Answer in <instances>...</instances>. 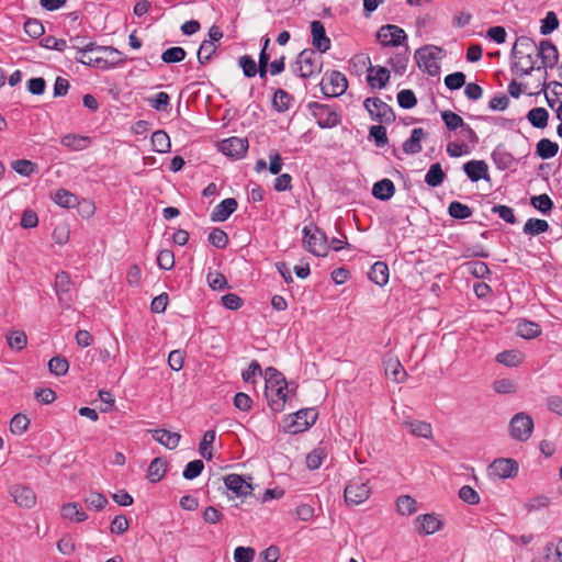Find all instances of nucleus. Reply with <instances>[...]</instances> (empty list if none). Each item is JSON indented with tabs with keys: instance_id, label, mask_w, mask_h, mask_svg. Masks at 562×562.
Instances as JSON below:
<instances>
[{
	"instance_id": "obj_1",
	"label": "nucleus",
	"mask_w": 562,
	"mask_h": 562,
	"mask_svg": "<svg viewBox=\"0 0 562 562\" xmlns=\"http://www.w3.org/2000/svg\"><path fill=\"white\" fill-rule=\"evenodd\" d=\"M292 68L295 74L304 79L319 75L323 69L322 54L311 48L303 49L297 55Z\"/></svg>"
},
{
	"instance_id": "obj_2",
	"label": "nucleus",
	"mask_w": 562,
	"mask_h": 562,
	"mask_svg": "<svg viewBox=\"0 0 562 562\" xmlns=\"http://www.w3.org/2000/svg\"><path fill=\"white\" fill-rule=\"evenodd\" d=\"M442 56V48L435 45H426L415 52V58L420 69L430 76H436L440 71L439 59Z\"/></svg>"
},
{
	"instance_id": "obj_3",
	"label": "nucleus",
	"mask_w": 562,
	"mask_h": 562,
	"mask_svg": "<svg viewBox=\"0 0 562 562\" xmlns=\"http://www.w3.org/2000/svg\"><path fill=\"white\" fill-rule=\"evenodd\" d=\"M509 435L513 439L525 442L533 431V420L527 413L520 412L514 415L509 422Z\"/></svg>"
},
{
	"instance_id": "obj_4",
	"label": "nucleus",
	"mask_w": 562,
	"mask_h": 562,
	"mask_svg": "<svg viewBox=\"0 0 562 562\" xmlns=\"http://www.w3.org/2000/svg\"><path fill=\"white\" fill-rule=\"evenodd\" d=\"M348 80L346 76L337 70L328 71L321 81V89L325 97L336 98L346 92Z\"/></svg>"
},
{
	"instance_id": "obj_5",
	"label": "nucleus",
	"mask_w": 562,
	"mask_h": 562,
	"mask_svg": "<svg viewBox=\"0 0 562 562\" xmlns=\"http://www.w3.org/2000/svg\"><path fill=\"white\" fill-rule=\"evenodd\" d=\"M538 46L535 41L528 36H520L516 40L513 48L512 55H521L528 56L527 67L521 68V75H530L535 69L536 57L538 52Z\"/></svg>"
},
{
	"instance_id": "obj_6",
	"label": "nucleus",
	"mask_w": 562,
	"mask_h": 562,
	"mask_svg": "<svg viewBox=\"0 0 562 562\" xmlns=\"http://www.w3.org/2000/svg\"><path fill=\"white\" fill-rule=\"evenodd\" d=\"M303 245L307 251L316 256H326L328 251L327 237L325 233L319 231L317 227L313 229L305 226L303 228Z\"/></svg>"
},
{
	"instance_id": "obj_7",
	"label": "nucleus",
	"mask_w": 562,
	"mask_h": 562,
	"mask_svg": "<svg viewBox=\"0 0 562 562\" xmlns=\"http://www.w3.org/2000/svg\"><path fill=\"white\" fill-rule=\"evenodd\" d=\"M363 105L370 116L380 123L390 124L395 120L392 108L379 98H368L364 100Z\"/></svg>"
},
{
	"instance_id": "obj_8",
	"label": "nucleus",
	"mask_w": 562,
	"mask_h": 562,
	"mask_svg": "<svg viewBox=\"0 0 562 562\" xmlns=\"http://www.w3.org/2000/svg\"><path fill=\"white\" fill-rule=\"evenodd\" d=\"M369 481L352 480L345 487V501L349 505H360L364 503L371 493Z\"/></svg>"
},
{
	"instance_id": "obj_9",
	"label": "nucleus",
	"mask_w": 562,
	"mask_h": 562,
	"mask_svg": "<svg viewBox=\"0 0 562 562\" xmlns=\"http://www.w3.org/2000/svg\"><path fill=\"white\" fill-rule=\"evenodd\" d=\"M376 37L383 46H400L407 40L405 31L394 24L381 26Z\"/></svg>"
},
{
	"instance_id": "obj_10",
	"label": "nucleus",
	"mask_w": 562,
	"mask_h": 562,
	"mask_svg": "<svg viewBox=\"0 0 562 562\" xmlns=\"http://www.w3.org/2000/svg\"><path fill=\"white\" fill-rule=\"evenodd\" d=\"M311 109H314L313 115L316 117L317 124L322 128L335 127L340 123L339 114L330 106L319 103H311Z\"/></svg>"
},
{
	"instance_id": "obj_11",
	"label": "nucleus",
	"mask_w": 562,
	"mask_h": 562,
	"mask_svg": "<svg viewBox=\"0 0 562 562\" xmlns=\"http://www.w3.org/2000/svg\"><path fill=\"white\" fill-rule=\"evenodd\" d=\"M97 48L98 45L93 42L86 44L85 46L79 48V56L76 57V60L91 67H98L101 69L109 68L110 64L108 63V59L103 58L102 56L93 55V53H98Z\"/></svg>"
},
{
	"instance_id": "obj_12",
	"label": "nucleus",
	"mask_w": 562,
	"mask_h": 562,
	"mask_svg": "<svg viewBox=\"0 0 562 562\" xmlns=\"http://www.w3.org/2000/svg\"><path fill=\"white\" fill-rule=\"evenodd\" d=\"M71 280L67 272L60 271L55 277V292L59 304L69 307L72 302Z\"/></svg>"
},
{
	"instance_id": "obj_13",
	"label": "nucleus",
	"mask_w": 562,
	"mask_h": 562,
	"mask_svg": "<svg viewBox=\"0 0 562 562\" xmlns=\"http://www.w3.org/2000/svg\"><path fill=\"white\" fill-rule=\"evenodd\" d=\"M292 424L288 426V430L291 434H297L306 430L317 419V412L315 408H304L296 412Z\"/></svg>"
},
{
	"instance_id": "obj_14",
	"label": "nucleus",
	"mask_w": 562,
	"mask_h": 562,
	"mask_svg": "<svg viewBox=\"0 0 562 562\" xmlns=\"http://www.w3.org/2000/svg\"><path fill=\"white\" fill-rule=\"evenodd\" d=\"M218 149L227 157L239 159L248 149V140L247 138L229 137L218 144Z\"/></svg>"
},
{
	"instance_id": "obj_15",
	"label": "nucleus",
	"mask_w": 562,
	"mask_h": 562,
	"mask_svg": "<svg viewBox=\"0 0 562 562\" xmlns=\"http://www.w3.org/2000/svg\"><path fill=\"white\" fill-rule=\"evenodd\" d=\"M312 45L321 54L326 53L330 48V40L326 35L325 26L321 21H312L311 23Z\"/></svg>"
},
{
	"instance_id": "obj_16",
	"label": "nucleus",
	"mask_w": 562,
	"mask_h": 562,
	"mask_svg": "<svg viewBox=\"0 0 562 562\" xmlns=\"http://www.w3.org/2000/svg\"><path fill=\"white\" fill-rule=\"evenodd\" d=\"M227 490L232 491L237 497L251 495L252 485L246 482L239 474H228L223 477Z\"/></svg>"
},
{
	"instance_id": "obj_17",
	"label": "nucleus",
	"mask_w": 562,
	"mask_h": 562,
	"mask_svg": "<svg viewBox=\"0 0 562 562\" xmlns=\"http://www.w3.org/2000/svg\"><path fill=\"white\" fill-rule=\"evenodd\" d=\"M518 464L513 459H497L490 465V473L499 479H507L516 475Z\"/></svg>"
},
{
	"instance_id": "obj_18",
	"label": "nucleus",
	"mask_w": 562,
	"mask_h": 562,
	"mask_svg": "<svg viewBox=\"0 0 562 562\" xmlns=\"http://www.w3.org/2000/svg\"><path fill=\"white\" fill-rule=\"evenodd\" d=\"M537 57L541 59L543 67L552 68L559 61V52L551 41L544 40L538 46Z\"/></svg>"
},
{
	"instance_id": "obj_19",
	"label": "nucleus",
	"mask_w": 562,
	"mask_h": 562,
	"mask_svg": "<svg viewBox=\"0 0 562 562\" xmlns=\"http://www.w3.org/2000/svg\"><path fill=\"white\" fill-rule=\"evenodd\" d=\"M10 494L14 502L25 508H32L36 503V496L32 488L23 485H13Z\"/></svg>"
},
{
	"instance_id": "obj_20",
	"label": "nucleus",
	"mask_w": 562,
	"mask_h": 562,
	"mask_svg": "<svg viewBox=\"0 0 562 562\" xmlns=\"http://www.w3.org/2000/svg\"><path fill=\"white\" fill-rule=\"evenodd\" d=\"M463 171L472 182L488 180V166L484 160H470L463 165Z\"/></svg>"
},
{
	"instance_id": "obj_21",
	"label": "nucleus",
	"mask_w": 562,
	"mask_h": 562,
	"mask_svg": "<svg viewBox=\"0 0 562 562\" xmlns=\"http://www.w3.org/2000/svg\"><path fill=\"white\" fill-rule=\"evenodd\" d=\"M266 397L268 400L269 406L273 412H281L284 408V405L289 397V389H283L278 386L277 389L266 390Z\"/></svg>"
},
{
	"instance_id": "obj_22",
	"label": "nucleus",
	"mask_w": 562,
	"mask_h": 562,
	"mask_svg": "<svg viewBox=\"0 0 562 562\" xmlns=\"http://www.w3.org/2000/svg\"><path fill=\"white\" fill-rule=\"evenodd\" d=\"M237 201L233 198H227L217 204L211 214L213 222L226 221L237 209Z\"/></svg>"
},
{
	"instance_id": "obj_23",
	"label": "nucleus",
	"mask_w": 562,
	"mask_h": 562,
	"mask_svg": "<svg viewBox=\"0 0 562 562\" xmlns=\"http://www.w3.org/2000/svg\"><path fill=\"white\" fill-rule=\"evenodd\" d=\"M151 435L156 441L170 450L176 449L181 439V435L179 432H172L167 429L151 430Z\"/></svg>"
},
{
	"instance_id": "obj_24",
	"label": "nucleus",
	"mask_w": 562,
	"mask_h": 562,
	"mask_svg": "<svg viewBox=\"0 0 562 562\" xmlns=\"http://www.w3.org/2000/svg\"><path fill=\"white\" fill-rule=\"evenodd\" d=\"M368 82L372 88L382 89L390 79V71L385 67H373L368 69Z\"/></svg>"
},
{
	"instance_id": "obj_25",
	"label": "nucleus",
	"mask_w": 562,
	"mask_h": 562,
	"mask_svg": "<svg viewBox=\"0 0 562 562\" xmlns=\"http://www.w3.org/2000/svg\"><path fill=\"white\" fill-rule=\"evenodd\" d=\"M389 267L383 261H376L369 271V279L376 285L383 286L389 282Z\"/></svg>"
},
{
	"instance_id": "obj_26",
	"label": "nucleus",
	"mask_w": 562,
	"mask_h": 562,
	"mask_svg": "<svg viewBox=\"0 0 562 562\" xmlns=\"http://www.w3.org/2000/svg\"><path fill=\"white\" fill-rule=\"evenodd\" d=\"M416 522L419 525V532L424 535H432L441 528V521L432 514L418 516Z\"/></svg>"
},
{
	"instance_id": "obj_27",
	"label": "nucleus",
	"mask_w": 562,
	"mask_h": 562,
	"mask_svg": "<svg viewBox=\"0 0 562 562\" xmlns=\"http://www.w3.org/2000/svg\"><path fill=\"white\" fill-rule=\"evenodd\" d=\"M395 193L394 183L390 179H382L373 184L372 195L381 201L390 200Z\"/></svg>"
},
{
	"instance_id": "obj_28",
	"label": "nucleus",
	"mask_w": 562,
	"mask_h": 562,
	"mask_svg": "<svg viewBox=\"0 0 562 562\" xmlns=\"http://www.w3.org/2000/svg\"><path fill=\"white\" fill-rule=\"evenodd\" d=\"M60 144L71 150H83L90 144V137L77 135V134H67L61 137Z\"/></svg>"
},
{
	"instance_id": "obj_29",
	"label": "nucleus",
	"mask_w": 562,
	"mask_h": 562,
	"mask_svg": "<svg viewBox=\"0 0 562 562\" xmlns=\"http://www.w3.org/2000/svg\"><path fill=\"white\" fill-rule=\"evenodd\" d=\"M425 136L424 130L418 127L412 131L411 137L404 142L403 150L405 154L414 155L422 151V139Z\"/></svg>"
},
{
	"instance_id": "obj_30",
	"label": "nucleus",
	"mask_w": 562,
	"mask_h": 562,
	"mask_svg": "<svg viewBox=\"0 0 562 562\" xmlns=\"http://www.w3.org/2000/svg\"><path fill=\"white\" fill-rule=\"evenodd\" d=\"M403 425L411 431L412 435L423 438H431L432 429L429 423L423 420H405Z\"/></svg>"
},
{
	"instance_id": "obj_31",
	"label": "nucleus",
	"mask_w": 562,
	"mask_h": 562,
	"mask_svg": "<svg viewBox=\"0 0 562 562\" xmlns=\"http://www.w3.org/2000/svg\"><path fill=\"white\" fill-rule=\"evenodd\" d=\"M266 390L277 389L281 386L286 389L288 383L285 378L276 368L269 367L265 370Z\"/></svg>"
},
{
	"instance_id": "obj_32",
	"label": "nucleus",
	"mask_w": 562,
	"mask_h": 562,
	"mask_svg": "<svg viewBox=\"0 0 562 562\" xmlns=\"http://www.w3.org/2000/svg\"><path fill=\"white\" fill-rule=\"evenodd\" d=\"M167 462L161 458H155L147 470V479L151 483L159 482L166 474Z\"/></svg>"
},
{
	"instance_id": "obj_33",
	"label": "nucleus",
	"mask_w": 562,
	"mask_h": 562,
	"mask_svg": "<svg viewBox=\"0 0 562 562\" xmlns=\"http://www.w3.org/2000/svg\"><path fill=\"white\" fill-rule=\"evenodd\" d=\"M61 517L77 522L85 521L88 516L78 503H68L61 507Z\"/></svg>"
},
{
	"instance_id": "obj_34",
	"label": "nucleus",
	"mask_w": 562,
	"mask_h": 562,
	"mask_svg": "<svg viewBox=\"0 0 562 562\" xmlns=\"http://www.w3.org/2000/svg\"><path fill=\"white\" fill-rule=\"evenodd\" d=\"M559 151V145L549 138H541L536 147V154L542 159H550Z\"/></svg>"
},
{
	"instance_id": "obj_35",
	"label": "nucleus",
	"mask_w": 562,
	"mask_h": 562,
	"mask_svg": "<svg viewBox=\"0 0 562 562\" xmlns=\"http://www.w3.org/2000/svg\"><path fill=\"white\" fill-rule=\"evenodd\" d=\"M385 373L390 375L396 383L403 382L406 378V371L398 359L390 358L385 361Z\"/></svg>"
},
{
	"instance_id": "obj_36",
	"label": "nucleus",
	"mask_w": 562,
	"mask_h": 562,
	"mask_svg": "<svg viewBox=\"0 0 562 562\" xmlns=\"http://www.w3.org/2000/svg\"><path fill=\"white\" fill-rule=\"evenodd\" d=\"M516 333L522 338L532 339L541 334V328L538 324L524 319L517 324Z\"/></svg>"
},
{
	"instance_id": "obj_37",
	"label": "nucleus",
	"mask_w": 562,
	"mask_h": 562,
	"mask_svg": "<svg viewBox=\"0 0 562 562\" xmlns=\"http://www.w3.org/2000/svg\"><path fill=\"white\" fill-rule=\"evenodd\" d=\"M529 123L536 128H544L548 125L549 113L544 108H533L528 114Z\"/></svg>"
},
{
	"instance_id": "obj_38",
	"label": "nucleus",
	"mask_w": 562,
	"mask_h": 562,
	"mask_svg": "<svg viewBox=\"0 0 562 562\" xmlns=\"http://www.w3.org/2000/svg\"><path fill=\"white\" fill-rule=\"evenodd\" d=\"M524 355L519 350H506L496 356L497 362L506 367H517L522 362Z\"/></svg>"
},
{
	"instance_id": "obj_39",
	"label": "nucleus",
	"mask_w": 562,
	"mask_h": 562,
	"mask_svg": "<svg viewBox=\"0 0 562 562\" xmlns=\"http://www.w3.org/2000/svg\"><path fill=\"white\" fill-rule=\"evenodd\" d=\"M445 180V172L439 162L432 164L426 176L425 182L432 188L439 187Z\"/></svg>"
},
{
	"instance_id": "obj_40",
	"label": "nucleus",
	"mask_w": 562,
	"mask_h": 562,
	"mask_svg": "<svg viewBox=\"0 0 562 562\" xmlns=\"http://www.w3.org/2000/svg\"><path fill=\"white\" fill-rule=\"evenodd\" d=\"M492 389L497 394H515L518 391V383L508 378L495 380L492 384Z\"/></svg>"
},
{
	"instance_id": "obj_41",
	"label": "nucleus",
	"mask_w": 562,
	"mask_h": 562,
	"mask_svg": "<svg viewBox=\"0 0 562 562\" xmlns=\"http://www.w3.org/2000/svg\"><path fill=\"white\" fill-rule=\"evenodd\" d=\"M153 148L157 153H167L170 150L171 144L168 134L165 131H156L151 135Z\"/></svg>"
},
{
	"instance_id": "obj_42",
	"label": "nucleus",
	"mask_w": 562,
	"mask_h": 562,
	"mask_svg": "<svg viewBox=\"0 0 562 562\" xmlns=\"http://www.w3.org/2000/svg\"><path fill=\"white\" fill-rule=\"evenodd\" d=\"M292 101H293L292 95H290L283 89H278L274 92V95L272 99V105L278 112H285L290 109Z\"/></svg>"
},
{
	"instance_id": "obj_43",
	"label": "nucleus",
	"mask_w": 562,
	"mask_h": 562,
	"mask_svg": "<svg viewBox=\"0 0 562 562\" xmlns=\"http://www.w3.org/2000/svg\"><path fill=\"white\" fill-rule=\"evenodd\" d=\"M53 201L63 207H72L77 204V196L70 191L58 189L53 194Z\"/></svg>"
},
{
	"instance_id": "obj_44",
	"label": "nucleus",
	"mask_w": 562,
	"mask_h": 562,
	"mask_svg": "<svg viewBox=\"0 0 562 562\" xmlns=\"http://www.w3.org/2000/svg\"><path fill=\"white\" fill-rule=\"evenodd\" d=\"M548 229V222L540 218H529L524 226V233L532 236L544 233Z\"/></svg>"
},
{
	"instance_id": "obj_45",
	"label": "nucleus",
	"mask_w": 562,
	"mask_h": 562,
	"mask_svg": "<svg viewBox=\"0 0 562 562\" xmlns=\"http://www.w3.org/2000/svg\"><path fill=\"white\" fill-rule=\"evenodd\" d=\"M215 437H216L215 430H207L203 435V438L200 442L199 452L206 460H211L213 457L211 447L215 440Z\"/></svg>"
},
{
	"instance_id": "obj_46",
	"label": "nucleus",
	"mask_w": 562,
	"mask_h": 562,
	"mask_svg": "<svg viewBox=\"0 0 562 562\" xmlns=\"http://www.w3.org/2000/svg\"><path fill=\"white\" fill-rule=\"evenodd\" d=\"M448 213L453 218L464 220L472 215V210L461 202L453 201L448 206Z\"/></svg>"
},
{
	"instance_id": "obj_47",
	"label": "nucleus",
	"mask_w": 562,
	"mask_h": 562,
	"mask_svg": "<svg viewBox=\"0 0 562 562\" xmlns=\"http://www.w3.org/2000/svg\"><path fill=\"white\" fill-rule=\"evenodd\" d=\"M396 508L401 515H412L417 510L416 501L409 495H402L396 501Z\"/></svg>"
},
{
	"instance_id": "obj_48",
	"label": "nucleus",
	"mask_w": 562,
	"mask_h": 562,
	"mask_svg": "<svg viewBox=\"0 0 562 562\" xmlns=\"http://www.w3.org/2000/svg\"><path fill=\"white\" fill-rule=\"evenodd\" d=\"M327 453L323 447H317L306 456V465L310 470L318 469Z\"/></svg>"
},
{
	"instance_id": "obj_49",
	"label": "nucleus",
	"mask_w": 562,
	"mask_h": 562,
	"mask_svg": "<svg viewBox=\"0 0 562 562\" xmlns=\"http://www.w3.org/2000/svg\"><path fill=\"white\" fill-rule=\"evenodd\" d=\"M8 345L11 349L22 350L27 344V337L22 330H12L7 335Z\"/></svg>"
},
{
	"instance_id": "obj_50",
	"label": "nucleus",
	"mask_w": 562,
	"mask_h": 562,
	"mask_svg": "<svg viewBox=\"0 0 562 562\" xmlns=\"http://www.w3.org/2000/svg\"><path fill=\"white\" fill-rule=\"evenodd\" d=\"M441 119L449 131H456L465 125L463 119L452 111H443Z\"/></svg>"
},
{
	"instance_id": "obj_51",
	"label": "nucleus",
	"mask_w": 562,
	"mask_h": 562,
	"mask_svg": "<svg viewBox=\"0 0 562 562\" xmlns=\"http://www.w3.org/2000/svg\"><path fill=\"white\" fill-rule=\"evenodd\" d=\"M544 560L548 562H562V538L554 543H547L544 547Z\"/></svg>"
},
{
	"instance_id": "obj_52",
	"label": "nucleus",
	"mask_w": 562,
	"mask_h": 562,
	"mask_svg": "<svg viewBox=\"0 0 562 562\" xmlns=\"http://www.w3.org/2000/svg\"><path fill=\"white\" fill-rule=\"evenodd\" d=\"M217 49L216 44L211 41H203L198 50V60L201 65L206 64Z\"/></svg>"
},
{
	"instance_id": "obj_53",
	"label": "nucleus",
	"mask_w": 562,
	"mask_h": 562,
	"mask_svg": "<svg viewBox=\"0 0 562 562\" xmlns=\"http://www.w3.org/2000/svg\"><path fill=\"white\" fill-rule=\"evenodd\" d=\"M186 56L187 53L182 47L175 46L166 49L161 55V59L166 64H172L182 61Z\"/></svg>"
},
{
	"instance_id": "obj_54",
	"label": "nucleus",
	"mask_w": 562,
	"mask_h": 562,
	"mask_svg": "<svg viewBox=\"0 0 562 562\" xmlns=\"http://www.w3.org/2000/svg\"><path fill=\"white\" fill-rule=\"evenodd\" d=\"M48 369L56 376L65 375L68 372L69 363L66 358L54 357L48 362Z\"/></svg>"
},
{
	"instance_id": "obj_55",
	"label": "nucleus",
	"mask_w": 562,
	"mask_h": 562,
	"mask_svg": "<svg viewBox=\"0 0 562 562\" xmlns=\"http://www.w3.org/2000/svg\"><path fill=\"white\" fill-rule=\"evenodd\" d=\"M147 101L156 111H167L170 105V97L166 92H159L148 98Z\"/></svg>"
},
{
	"instance_id": "obj_56",
	"label": "nucleus",
	"mask_w": 562,
	"mask_h": 562,
	"mask_svg": "<svg viewBox=\"0 0 562 562\" xmlns=\"http://www.w3.org/2000/svg\"><path fill=\"white\" fill-rule=\"evenodd\" d=\"M30 426V419L22 414H16L10 422V430L14 435H22Z\"/></svg>"
},
{
	"instance_id": "obj_57",
	"label": "nucleus",
	"mask_w": 562,
	"mask_h": 562,
	"mask_svg": "<svg viewBox=\"0 0 562 562\" xmlns=\"http://www.w3.org/2000/svg\"><path fill=\"white\" fill-rule=\"evenodd\" d=\"M464 267L470 274L479 279L485 278L490 273L487 265L483 261H470Z\"/></svg>"
},
{
	"instance_id": "obj_58",
	"label": "nucleus",
	"mask_w": 562,
	"mask_h": 562,
	"mask_svg": "<svg viewBox=\"0 0 562 562\" xmlns=\"http://www.w3.org/2000/svg\"><path fill=\"white\" fill-rule=\"evenodd\" d=\"M209 243L216 248H225L228 244L227 234L221 228H213L209 234Z\"/></svg>"
},
{
	"instance_id": "obj_59",
	"label": "nucleus",
	"mask_w": 562,
	"mask_h": 562,
	"mask_svg": "<svg viewBox=\"0 0 562 562\" xmlns=\"http://www.w3.org/2000/svg\"><path fill=\"white\" fill-rule=\"evenodd\" d=\"M97 52L103 53L105 55L104 58L108 59V63L110 64L109 68L114 67L122 61L121 53L112 46H99L98 45Z\"/></svg>"
},
{
	"instance_id": "obj_60",
	"label": "nucleus",
	"mask_w": 562,
	"mask_h": 562,
	"mask_svg": "<svg viewBox=\"0 0 562 562\" xmlns=\"http://www.w3.org/2000/svg\"><path fill=\"white\" fill-rule=\"evenodd\" d=\"M397 102L403 109H412L416 105L417 99L412 90L404 89L397 93Z\"/></svg>"
},
{
	"instance_id": "obj_61",
	"label": "nucleus",
	"mask_w": 562,
	"mask_h": 562,
	"mask_svg": "<svg viewBox=\"0 0 562 562\" xmlns=\"http://www.w3.org/2000/svg\"><path fill=\"white\" fill-rule=\"evenodd\" d=\"M25 33L32 38H38L44 34L43 24L36 19H29L24 23Z\"/></svg>"
},
{
	"instance_id": "obj_62",
	"label": "nucleus",
	"mask_w": 562,
	"mask_h": 562,
	"mask_svg": "<svg viewBox=\"0 0 562 562\" xmlns=\"http://www.w3.org/2000/svg\"><path fill=\"white\" fill-rule=\"evenodd\" d=\"M203 469L204 463L201 460H193L186 465L182 475L186 480H193L201 474Z\"/></svg>"
},
{
	"instance_id": "obj_63",
	"label": "nucleus",
	"mask_w": 562,
	"mask_h": 562,
	"mask_svg": "<svg viewBox=\"0 0 562 562\" xmlns=\"http://www.w3.org/2000/svg\"><path fill=\"white\" fill-rule=\"evenodd\" d=\"M11 167L15 172L25 177L31 176L36 168L35 164L26 159L14 160Z\"/></svg>"
},
{
	"instance_id": "obj_64",
	"label": "nucleus",
	"mask_w": 562,
	"mask_h": 562,
	"mask_svg": "<svg viewBox=\"0 0 562 562\" xmlns=\"http://www.w3.org/2000/svg\"><path fill=\"white\" fill-rule=\"evenodd\" d=\"M85 503L91 507V508H94L95 510H100L102 508H104V506L108 504V499L106 497L101 494V493H98V492H91L89 493L86 498H85Z\"/></svg>"
}]
</instances>
